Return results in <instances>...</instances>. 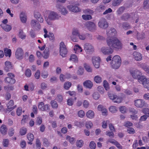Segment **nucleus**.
Returning a JSON list of instances; mask_svg holds the SVG:
<instances>
[{
    "instance_id": "obj_6",
    "label": "nucleus",
    "mask_w": 149,
    "mask_h": 149,
    "mask_svg": "<svg viewBox=\"0 0 149 149\" xmlns=\"http://www.w3.org/2000/svg\"><path fill=\"white\" fill-rule=\"evenodd\" d=\"M98 25L101 28L106 29L108 27V23L105 19L102 18L100 19L98 23Z\"/></svg>"
},
{
    "instance_id": "obj_62",
    "label": "nucleus",
    "mask_w": 149,
    "mask_h": 149,
    "mask_svg": "<svg viewBox=\"0 0 149 149\" xmlns=\"http://www.w3.org/2000/svg\"><path fill=\"white\" fill-rule=\"evenodd\" d=\"M84 12L86 14H92L94 13L93 10L89 9H85L84 10Z\"/></svg>"
},
{
    "instance_id": "obj_57",
    "label": "nucleus",
    "mask_w": 149,
    "mask_h": 149,
    "mask_svg": "<svg viewBox=\"0 0 149 149\" xmlns=\"http://www.w3.org/2000/svg\"><path fill=\"white\" fill-rule=\"evenodd\" d=\"M59 79L61 82L64 81L66 79L65 75L62 74H61L60 75Z\"/></svg>"
},
{
    "instance_id": "obj_41",
    "label": "nucleus",
    "mask_w": 149,
    "mask_h": 149,
    "mask_svg": "<svg viewBox=\"0 0 149 149\" xmlns=\"http://www.w3.org/2000/svg\"><path fill=\"white\" fill-rule=\"evenodd\" d=\"M109 111L113 113H115L117 111V109L116 107L115 106H111L109 108Z\"/></svg>"
},
{
    "instance_id": "obj_47",
    "label": "nucleus",
    "mask_w": 149,
    "mask_h": 149,
    "mask_svg": "<svg viewBox=\"0 0 149 149\" xmlns=\"http://www.w3.org/2000/svg\"><path fill=\"white\" fill-rule=\"evenodd\" d=\"M67 104L69 106H72L74 103V100L72 98L68 99L67 101Z\"/></svg>"
},
{
    "instance_id": "obj_55",
    "label": "nucleus",
    "mask_w": 149,
    "mask_h": 149,
    "mask_svg": "<svg viewBox=\"0 0 149 149\" xmlns=\"http://www.w3.org/2000/svg\"><path fill=\"white\" fill-rule=\"evenodd\" d=\"M78 114L79 116L81 118L83 117L85 115L84 112L83 110L79 111L78 112Z\"/></svg>"
},
{
    "instance_id": "obj_38",
    "label": "nucleus",
    "mask_w": 149,
    "mask_h": 149,
    "mask_svg": "<svg viewBox=\"0 0 149 149\" xmlns=\"http://www.w3.org/2000/svg\"><path fill=\"white\" fill-rule=\"evenodd\" d=\"M84 144L83 141L82 140H77L76 142V146L79 148L81 147Z\"/></svg>"
},
{
    "instance_id": "obj_15",
    "label": "nucleus",
    "mask_w": 149,
    "mask_h": 149,
    "mask_svg": "<svg viewBox=\"0 0 149 149\" xmlns=\"http://www.w3.org/2000/svg\"><path fill=\"white\" fill-rule=\"evenodd\" d=\"M121 62V58L118 55H115L112 59V64L113 65L120 64Z\"/></svg>"
},
{
    "instance_id": "obj_52",
    "label": "nucleus",
    "mask_w": 149,
    "mask_h": 149,
    "mask_svg": "<svg viewBox=\"0 0 149 149\" xmlns=\"http://www.w3.org/2000/svg\"><path fill=\"white\" fill-rule=\"evenodd\" d=\"M25 75L27 77H30L31 75V72L30 70L27 69L25 72Z\"/></svg>"
},
{
    "instance_id": "obj_22",
    "label": "nucleus",
    "mask_w": 149,
    "mask_h": 149,
    "mask_svg": "<svg viewBox=\"0 0 149 149\" xmlns=\"http://www.w3.org/2000/svg\"><path fill=\"white\" fill-rule=\"evenodd\" d=\"M133 56L135 60L137 61H139L142 59L141 55L138 52H135L133 53Z\"/></svg>"
},
{
    "instance_id": "obj_45",
    "label": "nucleus",
    "mask_w": 149,
    "mask_h": 149,
    "mask_svg": "<svg viewBox=\"0 0 149 149\" xmlns=\"http://www.w3.org/2000/svg\"><path fill=\"white\" fill-rule=\"evenodd\" d=\"M144 7L145 8H149V0H144L143 2Z\"/></svg>"
},
{
    "instance_id": "obj_59",
    "label": "nucleus",
    "mask_w": 149,
    "mask_h": 149,
    "mask_svg": "<svg viewBox=\"0 0 149 149\" xmlns=\"http://www.w3.org/2000/svg\"><path fill=\"white\" fill-rule=\"evenodd\" d=\"M130 112L133 114L135 115L138 113V111L133 108H131L129 109Z\"/></svg>"
},
{
    "instance_id": "obj_2",
    "label": "nucleus",
    "mask_w": 149,
    "mask_h": 149,
    "mask_svg": "<svg viewBox=\"0 0 149 149\" xmlns=\"http://www.w3.org/2000/svg\"><path fill=\"white\" fill-rule=\"evenodd\" d=\"M60 17L61 16L57 12L50 11L48 13V16L45 17V19L47 23L49 25H51V21L58 20Z\"/></svg>"
},
{
    "instance_id": "obj_58",
    "label": "nucleus",
    "mask_w": 149,
    "mask_h": 149,
    "mask_svg": "<svg viewBox=\"0 0 149 149\" xmlns=\"http://www.w3.org/2000/svg\"><path fill=\"white\" fill-rule=\"evenodd\" d=\"M56 99L58 102H61L63 100V97L61 95H58L57 96Z\"/></svg>"
},
{
    "instance_id": "obj_24",
    "label": "nucleus",
    "mask_w": 149,
    "mask_h": 149,
    "mask_svg": "<svg viewBox=\"0 0 149 149\" xmlns=\"http://www.w3.org/2000/svg\"><path fill=\"white\" fill-rule=\"evenodd\" d=\"M14 104V102L13 100H11L9 101L7 104V107L8 109V111H10L14 109V108H12Z\"/></svg>"
},
{
    "instance_id": "obj_23",
    "label": "nucleus",
    "mask_w": 149,
    "mask_h": 149,
    "mask_svg": "<svg viewBox=\"0 0 149 149\" xmlns=\"http://www.w3.org/2000/svg\"><path fill=\"white\" fill-rule=\"evenodd\" d=\"M84 86L87 88L91 89L93 86L92 82L90 80H86L83 83Z\"/></svg>"
},
{
    "instance_id": "obj_4",
    "label": "nucleus",
    "mask_w": 149,
    "mask_h": 149,
    "mask_svg": "<svg viewBox=\"0 0 149 149\" xmlns=\"http://www.w3.org/2000/svg\"><path fill=\"white\" fill-rule=\"evenodd\" d=\"M84 49L86 52L88 54H92L94 51L93 46L91 44L86 43L84 45Z\"/></svg>"
},
{
    "instance_id": "obj_60",
    "label": "nucleus",
    "mask_w": 149,
    "mask_h": 149,
    "mask_svg": "<svg viewBox=\"0 0 149 149\" xmlns=\"http://www.w3.org/2000/svg\"><path fill=\"white\" fill-rule=\"evenodd\" d=\"M49 38L50 40L53 41L55 40L54 35L53 33H49Z\"/></svg>"
},
{
    "instance_id": "obj_37",
    "label": "nucleus",
    "mask_w": 149,
    "mask_h": 149,
    "mask_svg": "<svg viewBox=\"0 0 149 149\" xmlns=\"http://www.w3.org/2000/svg\"><path fill=\"white\" fill-rule=\"evenodd\" d=\"M27 138L29 141H33L34 139L33 135L30 133H28L27 135Z\"/></svg>"
},
{
    "instance_id": "obj_53",
    "label": "nucleus",
    "mask_w": 149,
    "mask_h": 149,
    "mask_svg": "<svg viewBox=\"0 0 149 149\" xmlns=\"http://www.w3.org/2000/svg\"><path fill=\"white\" fill-rule=\"evenodd\" d=\"M57 78L55 76H52L50 79V81L51 83H54L57 81Z\"/></svg>"
},
{
    "instance_id": "obj_21",
    "label": "nucleus",
    "mask_w": 149,
    "mask_h": 149,
    "mask_svg": "<svg viewBox=\"0 0 149 149\" xmlns=\"http://www.w3.org/2000/svg\"><path fill=\"white\" fill-rule=\"evenodd\" d=\"M1 26L3 29L6 32L10 31L12 29L11 26L8 24H1Z\"/></svg>"
},
{
    "instance_id": "obj_26",
    "label": "nucleus",
    "mask_w": 149,
    "mask_h": 149,
    "mask_svg": "<svg viewBox=\"0 0 149 149\" xmlns=\"http://www.w3.org/2000/svg\"><path fill=\"white\" fill-rule=\"evenodd\" d=\"M86 115L88 118L90 119H92L94 117L95 113L92 111L90 110L87 111L86 113Z\"/></svg>"
},
{
    "instance_id": "obj_51",
    "label": "nucleus",
    "mask_w": 149,
    "mask_h": 149,
    "mask_svg": "<svg viewBox=\"0 0 149 149\" xmlns=\"http://www.w3.org/2000/svg\"><path fill=\"white\" fill-rule=\"evenodd\" d=\"M103 86L106 90H108L109 89V87L107 82L106 80H104L103 81Z\"/></svg>"
},
{
    "instance_id": "obj_9",
    "label": "nucleus",
    "mask_w": 149,
    "mask_h": 149,
    "mask_svg": "<svg viewBox=\"0 0 149 149\" xmlns=\"http://www.w3.org/2000/svg\"><path fill=\"white\" fill-rule=\"evenodd\" d=\"M86 28L90 31H93L96 30V26L95 23L90 21L87 22L85 24Z\"/></svg>"
},
{
    "instance_id": "obj_28",
    "label": "nucleus",
    "mask_w": 149,
    "mask_h": 149,
    "mask_svg": "<svg viewBox=\"0 0 149 149\" xmlns=\"http://www.w3.org/2000/svg\"><path fill=\"white\" fill-rule=\"evenodd\" d=\"M20 20L22 23L26 22L27 20L26 16L24 13L22 12L20 13Z\"/></svg>"
},
{
    "instance_id": "obj_17",
    "label": "nucleus",
    "mask_w": 149,
    "mask_h": 149,
    "mask_svg": "<svg viewBox=\"0 0 149 149\" xmlns=\"http://www.w3.org/2000/svg\"><path fill=\"white\" fill-rule=\"evenodd\" d=\"M102 52L104 54L108 55L112 53L113 51L111 47H102L101 49Z\"/></svg>"
},
{
    "instance_id": "obj_30",
    "label": "nucleus",
    "mask_w": 149,
    "mask_h": 149,
    "mask_svg": "<svg viewBox=\"0 0 149 149\" xmlns=\"http://www.w3.org/2000/svg\"><path fill=\"white\" fill-rule=\"evenodd\" d=\"M19 37L22 39H24L25 38L26 35L24 33L22 29L19 30V34H18Z\"/></svg>"
},
{
    "instance_id": "obj_25",
    "label": "nucleus",
    "mask_w": 149,
    "mask_h": 149,
    "mask_svg": "<svg viewBox=\"0 0 149 149\" xmlns=\"http://www.w3.org/2000/svg\"><path fill=\"white\" fill-rule=\"evenodd\" d=\"M49 55V50L48 48H46L42 54V56L45 59L48 58Z\"/></svg>"
},
{
    "instance_id": "obj_27",
    "label": "nucleus",
    "mask_w": 149,
    "mask_h": 149,
    "mask_svg": "<svg viewBox=\"0 0 149 149\" xmlns=\"http://www.w3.org/2000/svg\"><path fill=\"white\" fill-rule=\"evenodd\" d=\"M7 130L6 126L4 125H2L0 128L1 132L3 135H5L6 134Z\"/></svg>"
},
{
    "instance_id": "obj_19",
    "label": "nucleus",
    "mask_w": 149,
    "mask_h": 149,
    "mask_svg": "<svg viewBox=\"0 0 149 149\" xmlns=\"http://www.w3.org/2000/svg\"><path fill=\"white\" fill-rule=\"evenodd\" d=\"M135 106L137 107H142L145 104V102L142 100L137 99L134 100Z\"/></svg>"
},
{
    "instance_id": "obj_39",
    "label": "nucleus",
    "mask_w": 149,
    "mask_h": 149,
    "mask_svg": "<svg viewBox=\"0 0 149 149\" xmlns=\"http://www.w3.org/2000/svg\"><path fill=\"white\" fill-rule=\"evenodd\" d=\"M130 17V15L128 13L124 14L121 17L122 19L124 20H127Z\"/></svg>"
},
{
    "instance_id": "obj_54",
    "label": "nucleus",
    "mask_w": 149,
    "mask_h": 149,
    "mask_svg": "<svg viewBox=\"0 0 149 149\" xmlns=\"http://www.w3.org/2000/svg\"><path fill=\"white\" fill-rule=\"evenodd\" d=\"M89 146L91 149H95L96 145L94 141H91L89 144Z\"/></svg>"
},
{
    "instance_id": "obj_7",
    "label": "nucleus",
    "mask_w": 149,
    "mask_h": 149,
    "mask_svg": "<svg viewBox=\"0 0 149 149\" xmlns=\"http://www.w3.org/2000/svg\"><path fill=\"white\" fill-rule=\"evenodd\" d=\"M139 82L142 84L144 87L147 88L148 90L149 88V79L146 78L144 76L141 77V79H139Z\"/></svg>"
},
{
    "instance_id": "obj_50",
    "label": "nucleus",
    "mask_w": 149,
    "mask_h": 149,
    "mask_svg": "<svg viewBox=\"0 0 149 149\" xmlns=\"http://www.w3.org/2000/svg\"><path fill=\"white\" fill-rule=\"evenodd\" d=\"M119 110L122 113H124L126 112L127 109L125 107L122 106L119 108Z\"/></svg>"
},
{
    "instance_id": "obj_16",
    "label": "nucleus",
    "mask_w": 149,
    "mask_h": 149,
    "mask_svg": "<svg viewBox=\"0 0 149 149\" xmlns=\"http://www.w3.org/2000/svg\"><path fill=\"white\" fill-rule=\"evenodd\" d=\"M79 4L76 5H70L67 6V8L70 10L74 12H78L80 11V9L78 7L79 6Z\"/></svg>"
},
{
    "instance_id": "obj_5",
    "label": "nucleus",
    "mask_w": 149,
    "mask_h": 149,
    "mask_svg": "<svg viewBox=\"0 0 149 149\" xmlns=\"http://www.w3.org/2000/svg\"><path fill=\"white\" fill-rule=\"evenodd\" d=\"M8 77H6L5 79V81L6 83L10 84H13L16 82L15 79H14V74L12 73H8L7 74Z\"/></svg>"
},
{
    "instance_id": "obj_44",
    "label": "nucleus",
    "mask_w": 149,
    "mask_h": 149,
    "mask_svg": "<svg viewBox=\"0 0 149 149\" xmlns=\"http://www.w3.org/2000/svg\"><path fill=\"white\" fill-rule=\"evenodd\" d=\"M26 129L25 128L22 127L20 129V134L21 135H23L26 133Z\"/></svg>"
},
{
    "instance_id": "obj_43",
    "label": "nucleus",
    "mask_w": 149,
    "mask_h": 149,
    "mask_svg": "<svg viewBox=\"0 0 149 149\" xmlns=\"http://www.w3.org/2000/svg\"><path fill=\"white\" fill-rule=\"evenodd\" d=\"M93 124L91 121L87 122L86 123V127L88 129H91L93 126Z\"/></svg>"
},
{
    "instance_id": "obj_1",
    "label": "nucleus",
    "mask_w": 149,
    "mask_h": 149,
    "mask_svg": "<svg viewBox=\"0 0 149 149\" xmlns=\"http://www.w3.org/2000/svg\"><path fill=\"white\" fill-rule=\"evenodd\" d=\"M107 43L108 46L112 49L115 48L118 50H121L123 45L121 42L116 38L107 39Z\"/></svg>"
},
{
    "instance_id": "obj_48",
    "label": "nucleus",
    "mask_w": 149,
    "mask_h": 149,
    "mask_svg": "<svg viewBox=\"0 0 149 149\" xmlns=\"http://www.w3.org/2000/svg\"><path fill=\"white\" fill-rule=\"evenodd\" d=\"M109 97L110 99L114 101L117 97V95L112 94H109Z\"/></svg>"
},
{
    "instance_id": "obj_42",
    "label": "nucleus",
    "mask_w": 149,
    "mask_h": 149,
    "mask_svg": "<svg viewBox=\"0 0 149 149\" xmlns=\"http://www.w3.org/2000/svg\"><path fill=\"white\" fill-rule=\"evenodd\" d=\"M4 70L6 72L11 71L13 69L12 66H5Z\"/></svg>"
},
{
    "instance_id": "obj_63",
    "label": "nucleus",
    "mask_w": 149,
    "mask_h": 149,
    "mask_svg": "<svg viewBox=\"0 0 149 149\" xmlns=\"http://www.w3.org/2000/svg\"><path fill=\"white\" fill-rule=\"evenodd\" d=\"M141 68L149 74V66H142Z\"/></svg>"
},
{
    "instance_id": "obj_10",
    "label": "nucleus",
    "mask_w": 149,
    "mask_h": 149,
    "mask_svg": "<svg viewBox=\"0 0 149 149\" xmlns=\"http://www.w3.org/2000/svg\"><path fill=\"white\" fill-rule=\"evenodd\" d=\"M107 34L108 36V38L114 37L117 34V32L115 29L113 28H111L107 31Z\"/></svg>"
},
{
    "instance_id": "obj_33",
    "label": "nucleus",
    "mask_w": 149,
    "mask_h": 149,
    "mask_svg": "<svg viewBox=\"0 0 149 149\" xmlns=\"http://www.w3.org/2000/svg\"><path fill=\"white\" fill-rule=\"evenodd\" d=\"M123 0H113L112 1V5L113 6H116L119 5L122 2Z\"/></svg>"
},
{
    "instance_id": "obj_20",
    "label": "nucleus",
    "mask_w": 149,
    "mask_h": 149,
    "mask_svg": "<svg viewBox=\"0 0 149 149\" xmlns=\"http://www.w3.org/2000/svg\"><path fill=\"white\" fill-rule=\"evenodd\" d=\"M34 16L37 20L40 22L42 23L43 22V19L39 13L37 12L35 13L34 14Z\"/></svg>"
},
{
    "instance_id": "obj_14",
    "label": "nucleus",
    "mask_w": 149,
    "mask_h": 149,
    "mask_svg": "<svg viewBox=\"0 0 149 149\" xmlns=\"http://www.w3.org/2000/svg\"><path fill=\"white\" fill-rule=\"evenodd\" d=\"M56 7L57 9L61 12L62 14L65 15L68 13V11L63 6L58 4L56 5Z\"/></svg>"
},
{
    "instance_id": "obj_3",
    "label": "nucleus",
    "mask_w": 149,
    "mask_h": 149,
    "mask_svg": "<svg viewBox=\"0 0 149 149\" xmlns=\"http://www.w3.org/2000/svg\"><path fill=\"white\" fill-rule=\"evenodd\" d=\"M130 72L132 77L135 79H137L138 82L139 79H140L141 77L143 76L142 75L141 72L139 70L136 68H133L130 70Z\"/></svg>"
},
{
    "instance_id": "obj_32",
    "label": "nucleus",
    "mask_w": 149,
    "mask_h": 149,
    "mask_svg": "<svg viewBox=\"0 0 149 149\" xmlns=\"http://www.w3.org/2000/svg\"><path fill=\"white\" fill-rule=\"evenodd\" d=\"M94 80L96 83H100L102 81V78L99 75H97L94 77Z\"/></svg>"
},
{
    "instance_id": "obj_49",
    "label": "nucleus",
    "mask_w": 149,
    "mask_h": 149,
    "mask_svg": "<svg viewBox=\"0 0 149 149\" xmlns=\"http://www.w3.org/2000/svg\"><path fill=\"white\" fill-rule=\"evenodd\" d=\"M82 17L83 19L85 20H88L92 18V17L89 15H83Z\"/></svg>"
},
{
    "instance_id": "obj_13",
    "label": "nucleus",
    "mask_w": 149,
    "mask_h": 149,
    "mask_svg": "<svg viewBox=\"0 0 149 149\" xmlns=\"http://www.w3.org/2000/svg\"><path fill=\"white\" fill-rule=\"evenodd\" d=\"M79 30L77 29H74L72 32V35L71 36L72 40L74 42H76L77 40V37L79 34Z\"/></svg>"
},
{
    "instance_id": "obj_36",
    "label": "nucleus",
    "mask_w": 149,
    "mask_h": 149,
    "mask_svg": "<svg viewBox=\"0 0 149 149\" xmlns=\"http://www.w3.org/2000/svg\"><path fill=\"white\" fill-rule=\"evenodd\" d=\"M106 8V6L104 5H100L97 6L96 8V10L99 12L104 10Z\"/></svg>"
},
{
    "instance_id": "obj_56",
    "label": "nucleus",
    "mask_w": 149,
    "mask_h": 149,
    "mask_svg": "<svg viewBox=\"0 0 149 149\" xmlns=\"http://www.w3.org/2000/svg\"><path fill=\"white\" fill-rule=\"evenodd\" d=\"M60 50L64 49L67 48L66 45H65L64 42H61L60 43Z\"/></svg>"
},
{
    "instance_id": "obj_46",
    "label": "nucleus",
    "mask_w": 149,
    "mask_h": 149,
    "mask_svg": "<svg viewBox=\"0 0 149 149\" xmlns=\"http://www.w3.org/2000/svg\"><path fill=\"white\" fill-rule=\"evenodd\" d=\"M51 104L53 108H56L58 107V104L56 101L52 100L51 102Z\"/></svg>"
},
{
    "instance_id": "obj_29",
    "label": "nucleus",
    "mask_w": 149,
    "mask_h": 149,
    "mask_svg": "<svg viewBox=\"0 0 149 149\" xmlns=\"http://www.w3.org/2000/svg\"><path fill=\"white\" fill-rule=\"evenodd\" d=\"M68 52L67 48L60 50V55L63 57H65L66 56Z\"/></svg>"
},
{
    "instance_id": "obj_34",
    "label": "nucleus",
    "mask_w": 149,
    "mask_h": 149,
    "mask_svg": "<svg viewBox=\"0 0 149 149\" xmlns=\"http://www.w3.org/2000/svg\"><path fill=\"white\" fill-rule=\"evenodd\" d=\"M72 85V83L69 81L65 82L63 85L64 88L66 90H68Z\"/></svg>"
},
{
    "instance_id": "obj_11",
    "label": "nucleus",
    "mask_w": 149,
    "mask_h": 149,
    "mask_svg": "<svg viewBox=\"0 0 149 149\" xmlns=\"http://www.w3.org/2000/svg\"><path fill=\"white\" fill-rule=\"evenodd\" d=\"M24 52L22 48H18L17 49L15 52V57L19 60H21L23 58Z\"/></svg>"
},
{
    "instance_id": "obj_61",
    "label": "nucleus",
    "mask_w": 149,
    "mask_h": 149,
    "mask_svg": "<svg viewBox=\"0 0 149 149\" xmlns=\"http://www.w3.org/2000/svg\"><path fill=\"white\" fill-rule=\"evenodd\" d=\"M84 68L88 72H92V68L90 66H84Z\"/></svg>"
},
{
    "instance_id": "obj_64",
    "label": "nucleus",
    "mask_w": 149,
    "mask_h": 149,
    "mask_svg": "<svg viewBox=\"0 0 149 149\" xmlns=\"http://www.w3.org/2000/svg\"><path fill=\"white\" fill-rule=\"evenodd\" d=\"M122 97H118L117 96V97L116 98V99L114 101V102L117 103H119L122 102Z\"/></svg>"
},
{
    "instance_id": "obj_31",
    "label": "nucleus",
    "mask_w": 149,
    "mask_h": 149,
    "mask_svg": "<svg viewBox=\"0 0 149 149\" xmlns=\"http://www.w3.org/2000/svg\"><path fill=\"white\" fill-rule=\"evenodd\" d=\"M5 55L6 56H8L10 57L11 55V50L10 49H8L7 48H5L4 49Z\"/></svg>"
},
{
    "instance_id": "obj_40",
    "label": "nucleus",
    "mask_w": 149,
    "mask_h": 149,
    "mask_svg": "<svg viewBox=\"0 0 149 149\" xmlns=\"http://www.w3.org/2000/svg\"><path fill=\"white\" fill-rule=\"evenodd\" d=\"M120 26H122L125 29H129L130 27V25L126 22H124L120 24Z\"/></svg>"
},
{
    "instance_id": "obj_8",
    "label": "nucleus",
    "mask_w": 149,
    "mask_h": 149,
    "mask_svg": "<svg viewBox=\"0 0 149 149\" xmlns=\"http://www.w3.org/2000/svg\"><path fill=\"white\" fill-rule=\"evenodd\" d=\"M49 105L48 104H44L42 102L39 103L38 108L39 110L43 111H48L49 110Z\"/></svg>"
},
{
    "instance_id": "obj_12",
    "label": "nucleus",
    "mask_w": 149,
    "mask_h": 149,
    "mask_svg": "<svg viewBox=\"0 0 149 149\" xmlns=\"http://www.w3.org/2000/svg\"><path fill=\"white\" fill-rule=\"evenodd\" d=\"M31 25L32 27L35 30H39L41 28L40 24L38 21L35 19H32L31 20Z\"/></svg>"
},
{
    "instance_id": "obj_18",
    "label": "nucleus",
    "mask_w": 149,
    "mask_h": 149,
    "mask_svg": "<svg viewBox=\"0 0 149 149\" xmlns=\"http://www.w3.org/2000/svg\"><path fill=\"white\" fill-rule=\"evenodd\" d=\"M92 61L94 65H100L101 62L100 58L98 56H94L93 57Z\"/></svg>"
},
{
    "instance_id": "obj_35",
    "label": "nucleus",
    "mask_w": 149,
    "mask_h": 149,
    "mask_svg": "<svg viewBox=\"0 0 149 149\" xmlns=\"http://www.w3.org/2000/svg\"><path fill=\"white\" fill-rule=\"evenodd\" d=\"M70 60L74 62H77L78 61V58L75 54H72L71 55Z\"/></svg>"
}]
</instances>
